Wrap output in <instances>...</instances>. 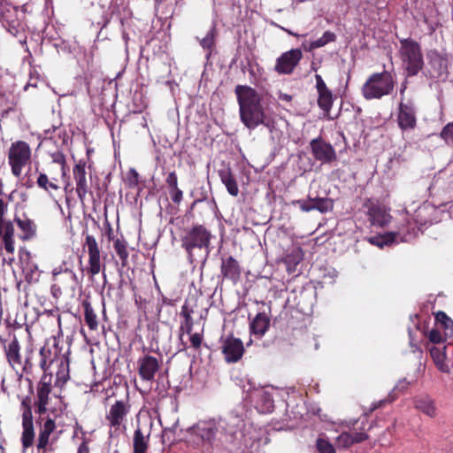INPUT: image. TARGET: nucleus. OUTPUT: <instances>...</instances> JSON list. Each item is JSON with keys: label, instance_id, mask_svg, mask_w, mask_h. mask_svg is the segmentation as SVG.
<instances>
[{"label": "nucleus", "instance_id": "nucleus-1", "mask_svg": "<svg viewBox=\"0 0 453 453\" xmlns=\"http://www.w3.org/2000/svg\"><path fill=\"white\" fill-rule=\"evenodd\" d=\"M234 94L239 105L240 119L247 128L253 130L260 125L269 129L273 127V121L265 111L262 96L255 88L248 85H237Z\"/></svg>", "mask_w": 453, "mask_h": 453}, {"label": "nucleus", "instance_id": "nucleus-2", "mask_svg": "<svg viewBox=\"0 0 453 453\" xmlns=\"http://www.w3.org/2000/svg\"><path fill=\"white\" fill-rule=\"evenodd\" d=\"M58 342L54 337L53 345L50 347L49 343H45L39 351L40 360L39 367L42 371V374L40 379L34 383L31 379H27L28 381V393L30 395H36L38 401H42V398H60L53 393L52 384V372L50 371V365L53 364L55 359L58 357Z\"/></svg>", "mask_w": 453, "mask_h": 453}, {"label": "nucleus", "instance_id": "nucleus-3", "mask_svg": "<svg viewBox=\"0 0 453 453\" xmlns=\"http://www.w3.org/2000/svg\"><path fill=\"white\" fill-rule=\"evenodd\" d=\"M42 400L40 402L36 395H24L20 399L19 411L22 418V433L20 437V442L23 448V450H26L31 448L35 443V426H34V418H33V410L35 413L38 414L40 417L46 414L47 412L57 413V409L50 407V403L52 402L51 398H42Z\"/></svg>", "mask_w": 453, "mask_h": 453}, {"label": "nucleus", "instance_id": "nucleus-4", "mask_svg": "<svg viewBox=\"0 0 453 453\" xmlns=\"http://www.w3.org/2000/svg\"><path fill=\"white\" fill-rule=\"evenodd\" d=\"M395 88V77L384 70L381 73L371 74L361 88L362 96L366 100L380 99L392 94Z\"/></svg>", "mask_w": 453, "mask_h": 453}, {"label": "nucleus", "instance_id": "nucleus-5", "mask_svg": "<svg viewBox=\"0 0 453 453\" xmlns=\"http://www.w3.org/2000/svg\"><path fill=\"white\" fill-rule=\"evenodd\" d=\"M211 234L203 226L196 224L185 229L181 236V248L185 250L190 261L194 259L195 250H206L208 251L211 244Z\"/></svg>", "mask_w": 453, "mask_h": 453}, {"label": "nucleus", "instance_id": "nucleus-6", "mask_svg": "<svg viewBox=\"0 0 453 453\" xmlns=\"http://www.w3.org/2000/svg\"><path fill=\"white\" fill-rule=\"evenodd\" d=\"M399 54L409 76L417 75L424 66V58L420 44L411 39L400 40Z\"/></svg>", "mask_w": 453, "mask_h": 453}, {"label": "nucleus", "instance_id": "nucleus-7", "mask_svg": "<svg viewBox=\"0 0 453 453\" xmlns=\"http://www.w3.org/2000/svg\"><path fill=\"white\" fill-rule=\"evenodd\" d=\"M7 158L12 175L19 178L23 168L31 164L32 149L25 141H15L9 147Z\"/></svg>", "mask_w": 453, "mask_h": 453}, {"label": "nucleus", "instance_id": "nucleus-8", "mask_svg": "<svg viewBox=\"0 0 453 453\" xmlns=\"http://www.w3.org/2000/svg\"><path fill=\"white\" fill-rule=\"evenodd\" d=\"M83 250L87 251L88 265L82 269L89 278L97 275L102 270L105 277V265L102 262L101 250L95 236L87 234L83 243Z\"/></svg>", "mask_w": 453, "mask_h": 453}, {"label": "nucleus", "instance_id": "nucleus-9", "mask_svg": "<svg viewBox=\"0 0 453 453\" xmlns=\"http://www.w3.org/2000/svg\"><path fill=\"white\" fill-rule=\"evenodd\" d=\"M52 276L54 283L50 291L55 298H58L64 292H73L75 289L76 274L73 270L69 268L62 269L61 267L59 270L55 268Z\"/></svg>", "mask_w": 453, "mask_h": 453}, {"label": "nucleus", "instance_id": "nucleus-10", "mask_svg": "<svg viewBox=\"0 0 453 453\" xmlns=\"http://www.w3.org/2000/svg\"><path fill=\"white\" fill-rule=\"evenodd\" d=\"M303 56L300 49H291L283 52L275 61L274 72L280 75L292 74L298 66Z\"/></svg>", "mask_w": 453, "mask_h": 453}, {"label": "nucleus", "instance_id": "nucleus-11", "mask_svg": "<svg viewBox=\"0 0 453 453\" xmlns=\"http://www.w3.org/2000/svg\"><path fill=\"white\" fill-rule=\"evenodd\" d=\"M7 203L0 198V238L7 253L13 254L14 245V226L12 221L5 220L4 214L7 211Z\"/></svg>", "mask_w": 453, "mask_h": 453}, {"label": "nucleus", "instance_id": "nucleus-12", "mask_svg": "<svg viewBox=\"0 0 453 453\" xmlns=\"http://www.w3.org/2000/svg\"><path fill=\"white\" fill-rule=\"evenodd\" d=\"M162 366V359L150 354L140 357L137 360V371L143 381L152 382Z\"/></svg>", "mask_w": 453, "mask_h": 453}, {"label": "nucleus", "instance_id": "nucleus-13", "mask_svg": "<svg viewBox=\"0 0 453 453\" xmlns=\"http://www.w3.org/2000/svg\"><path fill=\"white\" fill-rule=\"evenodd\" d=\"M313 157L322 164H331L337 160V155L334 147L325 142L321 136L314 138L310 142Z\"/></svg>", "mask_w": 453, "mask_h": 453}, {"label": "nucleus", "instance_id": "nucleus-14", "mask_svg": "<svg viewBox=\"0 0 453 453\" xmlns=\"http://www.w3.org/2000/svg\"><path fill=\"white\" fill-rule=\"evenodd\" d=\"M131 404L128 400H118L111 407L106 414V420L110 427L119 430L124 423L126 417L130 412Z\"/></svg>", "mask_w": 453, "mask_h": 453}, {"label": "nucleus", "instance_id": "nucleus-15", "mask_svg": "<svg viewBox=\"0 0 453 453\" xmlns=\"http://www.w3.org/2000/svg\"><path fill=\"white\" fill-rule=\"evenodd\" d=\"M221 349L226 362L229 364L238 362L244 353L242 342L232 335L222 340Z\"/></svg>", "mask_w": 453, "mask_h": 453}, {"label": "nucleus", "instance_id": "nucleus-16", "mask_svg": "<svg viewBox=\"0 0 453 453\" xmlns=\"http://www.w3.org/2000/svg\"><path fill=\"white\" fill-rule=\"evenodd\" d=\"M220 273L223 280H226L236 285L242 277V267L239 261L233 256L221 257Z\"/></svg>", "mask_w": 453, "mask_h": 453}, {"label": "nucleus", "instance_id": "nucleus-17", "mask_svg": "<svg viewBox=\"0 0 453 453\" xmlns=\"http://www.w3.org/2000/svg\"><path fill=\"white\" fill-rule=\"evenodd\" d=\"M316 89L318 93V106L326 115H329L334 104V97L332 91L327 88L321 75L316 74Z\"/></svg>", "mask_w": 453, "mask_h": 453}, {"label": "nucleus", "instance_id": "nucleus-18", "mask_svg": "<svg viewBox=\"0 0 453 453\" xmlns=\"http://www.w3.org/2000/svg\"><path fill=\"white\" fill-rule=\"evenodd\" d=\"M86 161L80 159L73 168V175L76 184V193L81 203L84 202L88 193V185L86 177Z\"/></svg>", "mask_w": 453, "mask_h": 453}, {"label": "nucleus", "instance_id": "nucleus-19", "mask_svg": "<svg viewBox=\"0 0 453 453\" xmlns=\"http://www.w3.org/2000/svg\"><path fill=\"white\" fill-rule=\"evenodd\" d=\"M37 423L40 425L36 443L37 453H46L50 442V436L56 429V423L55 420L50 417H47L43 422L42 418L40 417Z\"/></svg>", "mask_w": 453, "mask_h": 453}, {"label": "nucleus", "instance_id": "nucleus-20", "mask_svg": "<svg viewBox=\"0 0 453 453\" xmlns=\"http://www.w3.org/2000/svg\"><path fill=\"white\" fill-rule=\"evenodd\" d=\"M397 123L402 130L414 129L417 125L416 111L412 104H399Z\"/></svg>", "mask_w": 453, "mask_h": 453}, {"label": "nucleus", "instance_id": "nucleus-21", "mask_svg": "<svg viewBox=\"0 0 453 453\" xmlns=\"http://www.w3.org/2000/svg\"><path fill=\"white\" fill-rule=\"evenodd\" d=\"M218 428L211 421L200 420L188 429L191 435L196 436L202 442L211 443Z\"/></svg>", "mask_w": 453, "mask_h": 453}, {"label": "nucleus", "instance_id": "nucleus-22", "mask_svg": "<svg viewBox=\"0 0 453 453\" xmlns=\"http://www.w3.org/2000/svg\"><path fill=\"white\" fill-rule=\"evenodd\" d=\"M428 58L432 76L436 79L446 78L449 74V65L448 56L434 50L429 54Z\"/></svg>", "mask_w": 453, "mask_h": 453}, {"label": "nucleus", "instance_id": "nucleus-23", "mask_svg": "<svg viewBox=\"0 0 453 453\" xmlns=\"http://www.w3.org/2000/svg\"><path fill=\"white\" fill-rule=\"evenodd\" d=\"M3 349L8 364L14 369L22 365L20 344L16 336L2 340Z\"/></svg>", "mask_w": 453, "mask_h": 453}, {"label": "nucleus", "instance_id": "nucleus-24", "mask_svg": "<svg viewBox=\"0 0 453 453\" xmlns=\"http://www.w3.org/2000/svg\"><path fill=\"white\" fill-rule=\"evenodd\" d=\"M194 311L189 308L186 303L182 305L181 311L180 312L182 320L180 321V325L179 327V339L180 341V344L182 346V349H186L188 348L187 342H183L182 337L184 334H191L194 326V319L192 318Z\"/></svg>", "mask_w": 453, "mask_h": 453}, {"label": "nucleus", "instance_id": "nucleus-25", "mask_svg": "<svg viewBox=\"0 0 453 453\" xmlns=\"http://www.w3.org/2000/svg\"><path fill=\"white\" fill-rule=\"evenodd\" d=\"M418 219L411 221L404 219L398 230L394 233V242L400 239L402 242H410L418 235L420 227L418 226Z\"/></svg>", "mask_w": 453, "mask_h": 453}, {"label": "nucleus", "instance_id": "nucleus-26", "mask_svg": "<svg viewBox=\"0 0 453 453\" xmlns=\"http://www.w3.org/2000/svg\"><path fill=\"white\" fill-rule=\"evenodd\" d=\"M447 347L443 346H432L429 348L430 356L436 368L444 373L450 372V360L448 359L446 355Z\"/></svg>", "mask_w": 453, "mask_h": 453}, {"label": "nucleus", "instance_id": "nucleus-27", "mask_svg": "<svg viewBox=\"0 0 453 453\" xmlns=\"http://www.w3.org/2000/svg\"><path fill=\"white\" fill-rule=\"evenodd\" d=\"M270 318L265 312L257 313L250 325V333L261 338L270 327Z\"/></svg>", "mask_w": 453, "mask_h": 453}, {"label": "nucleus", "instance_id": "nucleus-28", "mask_svg": "<svg viewBox=\"0 0 453 453\" xmlns=\"http://www.w3.org/2000/svg\"><path fill=\"white\" fill-rule=\"evenodd\" d=\"M14 222L17 223L21 232L19 237L22 241H29L36 235V225L32 219L28 218L20 219L15 216Z\"/></svg>", "mask_w": 453, "mask_h": 453}, {"label": "nucleus", "instance_id": "nucleus-29", "mask_svg": "<svg viewBox=\"0 0 453 453\" xmlns=\"http://www.w3.org/2000/svg\"><path fill=\"white\" fill-rule=\"evenodd\" d=\"M69 372L70 371L68 360L61 359L58 367V371L56 372V378L55 380L52 378L53 388H63L65 387V385L70 379Z\"/></svg>", "mask_w": 453, "mask_h": 453}, {"label": "nucleus", "instance_id": "nucleus-30", "mask_svg": "<svg viewBox=\"0 0 453 453\" xmlns=\"http://www.w3.org/2000/svg\"><path fill=\"white\" fill-rule=\"evenodd\" d=\"M219 175L228 193L233 196H236L239 194V188L231 169L229 167L223 168L219 171Z\"/></svg>", "mask_w": 453, "mask_h": 453}, {"label": "nucleus", "instance_id": "nucleus-31", "mask_svg": "<svg viewBox=\"0 0 453 453\" xmlns=\"http://www.w3.org/2000/svg\"><path fill=\"white\" fill-rule=\"evenodd\" d=\"M414 405L417 410L431 418H434L436 415L434 402L428 395H422L415 398Z\"/></svg>", "mask_w": 453, "mask_h": 453}, {"label": "nucleus", "instance_id": "nucleus-32", "mask_svg": "<svg viewBox=\"0 0 453 453\" xmlns=\"http://www.w3.org/2000/svg\"><path fill=\"white\" fill-rule=\"evenodd\" d=\"M369 221L372 226H384L388 222L389 215L379 206H372L368 211Z\"/></svg>", "mask_w": 453, "mask_h": 453}, {"label": "nucleus", "instance_id": "nucleus-33", "mask_svg": "<svg viewBox=\"0 0 453 453\" xmlns=\"http://www.w3.org/2000/svg\"><path fill=\"white\" fill-rule=\"evenodd\" d=\"M150 434L144 435L142 429L137 427L134 433L133 448L134 453H146L149 448Z\"/></svg>", "mask_w": 453, "mask_h": 453}, {"label": "nucleus", "instance_id": "nucleus-34", "mask_svg": "<svg viewBox=\"0 0 453 453\" xmlns=\"http://www.w3.org/2000/svg\"><path fill=\"white\" fill-rule=\"evenodd\" d=\"M82 306L84 308V320L88 328L96 331L98 328V321L96 312L90 303L87 300L83 301Z\"/></svg>", "mask_w": 453, "mask_h": 453}, {"label": "nucleus", "instance_id": "nucleus-35", "mask_svg": "<svg viewBox=\"0 0 453 453\" xmlns=\"http://www.w3.org/2000/svg\"><path fill=\"white\" fill-rule=\"evenodd\" d=\"M310 202H311V211L316 210L319 211L321 213H326L327 211H330L334 208V202L332 199L328 197H311L310 196Z\"/></svg>", "mask_w": 453, "mask_h": 453}, {"label": "nucleus", "instance_id": "nucleus-36", "mask_svg": "<svg viewBox=\"0 0 453 453\" xmlns=\"http://www.w3.org/2000/svg\"><path fill=\"white\" fill-rule=\"evenodd\" d=\"M58 180V178L55 176H51V180H50L46 173H40L37 177L36 184L40 188L45 191H49L50 189L57 191L60 188L57 183Z\"/></svg>", "mask_w": 453, "mask_h": 453}, {"label": "nucleus", "instance_id": "nucleus-37", "mask_svg": "<svg viewBox=\"0 0 453 453\" xmlns=\"http://www.w3.org/2000/svg\"><path fill=\"white\" fill-rule=\"evenodd\" d=\"M113 246H114V250H115L117 255L119 256V257L121 261V265L123 267L127 266L128 264V256H129V253L127 250V242H126L125 239H117L114 242Z\"/></svg>", "mask_w": 453, "mask_h": 453}, {"label": "nucleus", "instance_id": "nucleus-38", "mask_svg": "<svg viewBox=\"0 0 453 453\" xmlns=\"http://www.w3.org/2000/svg\"><path fill=\"white\" fill-rule=\"evenodd\" d=\"M26 291V297L27 299L30 300V302H34V299L36 300V303L44 307L47 303V296L44 292L42 291H36L35 288L34 286H28L25 288Z\"/></svg>", "mask_w": 453, "mask_h": 453}, {"label": "nucleus", "instance_id": "nucleus-39", "mask_svg": "<svg viewBox=\"0 0 453 453\" xmlns=\"http://www.w3.org/2000/svg\"><path fill=\"white\" fill-rule=\"evenodd\" d=\"M52 163L58 164L60 166L61 176L65 178L67 173L66 159L64 153L57 149L55 151L50 153Z\"/></svg>", "mask_w": 453, "mask_h": 453}, {"label": "nucleus", "instance_id": "nucleus-40", "mask_svg": "<svg viewBox=\"0 0 453 453\" xmlns=\"http://www.w3.org/2000/svg\"><path fill=\"white\" fill-rule=\"evenodd\" d=\"M40 275L41 272H39L37 265H27L25 269V280L29 284V286H33V284L37 283L39 281Z\"/></svg>", "mask_w": 453, "mask_h": 453}, {"label": "nucleus", "instance_id": "nucleus-41", "mask_svg": "<svg viewBox=\"0 0 453 453\" xmlns=\"http://www.w3.org/2000/svg\"><path fill=\"white\" fill-rule=\"evenodd\" d=\"M367 241L372 245L382 248L384 245H388L394 242V233H388L384 235L369 237Z\"/></svg>", "mask_w": 453, "mask_h": 453}, {"label": "nucleus", "instance_id": "nucleus-42", "mask_svg": "<svg viewBox=\"0 0 453 453\" xmlns=\"http://www.w3.org/2000/svg\"><path fill=\"white\" fill-rule=\"evenodd\" d=\"M335 40L336 35L334 33L331 31H326L320 38L317 39L316 41L311 43V47L312 49L320 48L329 42H334Z\"/></svg>", "mask_w": 453, "mask_h": 453}, {"label": "nucleus", "instance_id": "nucleus-43", "mask_svg": "<svg viewBox=\"0 0 453 453\" xmlns=\"http://www.w3.org/2000/svg\"><path fill=\"white\" fill-rule=\"evenodd\" d=\"M316 449L319 453H335L334 446L326 438H318Z\"/></svg>", "mask_w": 453, "mask_h": 453}, {"label": "nucleus", "instance_id": "nucleus-44", "mask_svg": "<svg viewBox=\"0 0 453 453\" xmlns=\"http://www.w3.org/2000/svg\"><path fill=\"white\" fill-rule=\"evenodd\" d=\"M337 448L348 449L351 447L353 444V439L351 437V434L348 432L342 433L337 438L335 441Z\"/></svg>", "mask_w": 453, "mask_h": 453}, {"label": "nucleus", "instance_id": "nucleus-45", "mask_svg": "<svg viewBox=\"0 0 453 453\" xmlns=\"http://www.w3.org/2000/svg\"><path fill=\"white\" fill-rule=\"evenodd\" d=\"M435 322L436 325H440L444 329L453 327V321L444 311H438L435 314Z\"/></svg>", "mask_w": 453, "mask_h": 453}, {"label": "nucleus", "instance_id": "nucleus-46", "mask_svg": "<svg viewBox=\"0 0 453 453\" xmlns=\"http://www.w3.org/2000/svg\"><path fill=\"white\" fill-rule=\"evenodd\" d=\"M214 41H215V28L212 27L203 37L200 44L204 50H211L214 46Z\"/></svg>", "mask_w": 453, "mask_h": 453}, {"label": "nucleus", "instance_id": "nucleus-47", "mask_svg": "<svg viewBox=\"0 0 453 453\" xmlns=\"http://www.w3.org/2000/svg\"><path fill=\"white\" fill-rule=\"evenodd\" d=\"M301 259L299 255L290 254L286 256L284 262L287 265V270L289 273L296 271V267L300 263Z\"/></svg>", "mask_w": 453, "mask_h": 453}, {"label": "nucleus", "instance_id": "nucleus-48", "mask_svg": "<svg viewBox=\"0 0 453 453\" xmlns=\"http://www.w3.org/2000/svg\"><path fill=\"white\" fill-rule=\"evenodd\" d=\"M440 137L448 144H453V121L448 123L441 131Z\"/></svg>", "mask_w": 453, "mask_h": 453}, {"label": "nucleus", "instance_id": "nucleus-49", "mask_svg": "<svg viewBox=\"0 0 453 453\" xmlns=\"http://www.w3.org/2000/svg\"><path fill=\"white\" fill-rule=\"evenodd\" d=\"M189 335V341L191 343V347L195 349H199L202 346L203 341V331L201 333H192Z\"/></svg>", "mask_w": 453, "mask_h": 453}, {"label": "nucleus", "instance_id": "nucleus-50", "mask_svg": "<svg viewBox=\"0 0 453 453\" xmlns=\"http://www.w3.org/2000/svg\"><path fill=\"white\" fill-rule=\"evenodd\" d=\"M427 337L430 342L434 344L442 343L444 342L443 336L441 335L440 330L437 328H433L432 330H430L427 334Z\"/></svg>", "mask_w": 453, "mask_h": 453}, {"label": "nucleus", "instance_id": "nucleus-51", "mask_svg": "<svg viewBox=\"0 0 453 453\" xmlns=\"http://www.w3.org/2000/svg\"><path fill=\"white\" fill-rule=\"evenodd\" d=\"M293 205H298L300 210L303 212H309L311 211V205L310 202V196L306 200L304 199H298V200H293L291 202Z\"/></svg>", "mask_w": 453, "mask_h": 453}, {"label": "nucleus", "instance_id": "nucleus-52", "mask_svg": "<svg viewBox=\"0 0 453 453\" xmlns=\"http://www.w3.org/2000/svg\"><path fill=\"white\" fill-rule=\"evenodd\" d=\"M169 194L172 201L177 204H179L183 198V192L178 187L169 188Z\"/></svg>", "mask_w": 453, "mask_h": 453}, {"label": "nucleus", "instance_id": "nucleus-53", "mask_svg": "<svg viewBox=\"0 0 453 453\" xmlns=\"http://www.w3.org/2000/svg\"><path fill=\"white\" fill-rule=\"evenodd\" d=\"M260 399L262 402L265 403V410L267 411H272L274 407L273 399L272 395L268 393L264 392L263 394H261Z\"/></svg>", "mask_w": 453, "mask_h": 453}, {"label": "nucleus", "instance_id": "nucleus-54", "mask_svg": "<svg viewBox=\"0 0 453 453\" xmlns=\"http://www.w3.org/2000/svg\"><path fill=\"white\" fill-rule=\"evenodd\" d=\"M350 434H351V437L353 439V444L361 443L369 438L368 434L365 432L355 431Z\"/></svg>", "mask_w": 453, "mask_h": 453}, {"label": "nucleus", "instance_id": "nucleus-55", "mask_svg": "<svg viewBox=\"0 0 453 453\" xmlns=\"http://www.w3.org/2000/svg\"><path fill=\"white\" fill-rule=\"evenodd\" d=\"M165 183L169 188L178 187V177L175 172H171L168 173L165 179Z\"/></svg>", "mask_w": 453, "mask_h": 453}, {"label": "nucleus", "instance_id": "nucleus-56", "mask_svg": "<svg viewBox=\"0 0 453 453\" xmlns=\"http://www.w3.org/2000/svg\"><path fill=\"white\" fill-rule=\"evenodd\" d=\"M128 182L129 185L132 186H137L139 183V173L136 172L135 169H130L127 174Z\"/></svg>", "mask_w": 453, "mask_h": 453}, {"label": "nucleus", "instance_id": "nucleus-57", "mask_svg": "<svg viewBox=\"0 0 453 453\" xmlns=\"http://www.w3.org/2000/svg\"><path fill=\"white\" fill-rule=\"evenodd\" d=\"M22 366V371L26 374H32L34 365L29 357H26L24 363L20 365Z\"/></svg>", "mask_w": 453, "mask_h": 453}, {"label": "nucleus", "instance_id": "nucleus-58", "mask_svg": "<svg viewBox=\"0 0 453 453\" xmlns=\"http://www.w3.org/2000/svg\"><path fill=\"white\" fill-rule=\"evenodd\" d=\"M59 130V127H56V126H52V128H49V129H45L44 130V133H45V142H50L52 141L53 137L51 135V134L53 132H56Z\"/></svg>", "mask_w": 453, "mask_h": 453}, {"label": "nucleus", "instance_id": "nucleus-59", "mask_svg": "<svg viewBox=\"0 0 453 453\" xmlns=\"http://www.w3.org/2000/svg\"><path fill=\"white\" fill-rule=\"evenodd\" d=\"M77 453H89V449L86 441L81 443V445L78 448Z\"/></svg>", "mask_w": 453, "mask_h": 453}, {"label": "nucleus", "instance_id": "nucleus-60", "mask_svg": "<svg viewBox=\"0 0 453 453\" xmlns=\"http://www.w3.org/2000/svg\"><path fill=\"white\" fill-rule=\"evenodd\" d=\"M390 401L388 399L380 400L375 403H373V407L372 408V411H374L381 406H383L385 403H389Z\"/></svg>", "mask_w": 453, "mask_h": 453}, {"label": "nucleus", "instance_id": "nucleus-61", "mask_svg": "<svg viewBox=\"0 0 453 453\" xmlns=\"http://www.w3.org/2000/svg\"><path fill=\"white\" fill-rule=\"evenodd\" d=\"M95 188L96 189V197L100 199L102 197V195L104 193V190L100 187L99 184H96Z\"/></svg>", "mask_w": 453, "mask_h": 453}, {"label": "nucleus", "instance_id": "nucleus-62", "mask_svg": "<svg viewBox=\"0 0 453 453\" xmlns=\"http://www.w3.org/2000/svg\"><path fill=\"white\" fill-rule=\"evenodd\" d=\"M280 98L283 101H286V102H290L292 100V96L290 95H288V94H281L280 96Z\"/></svg>", "mask_w": 453, "mask_h": 453}, {"label": "nucleus", "instance_id": "nucleus-63", "mask_svg": "<svg viewBox=\"0 0 453 453\" xmlns=\"http://www.w3.org/2000/svg\"><path fill=\"white\" fill-rule=\"evenodd\" d=\"M421 214V210L418 209V211H416V217L418 218Z\"/></svg>", "mask_w": 453, "mask_h": 453}, {"label": "nucleus", "instance_id": "nucleus-64", "mask_svg": "<svg viewBox=\"0 0 453 453\" xmlns=\"http://www.w3.org/2000/svg\"><path fill=\"white\" fill-rule=\"evenodd\" d=\"M89 194H90V196H91L92 197L94 196V195H93V192H92V191H90V192H89Z\"/></svg>", "mask_w": 453, "mask_h": 453}]
</instances>
